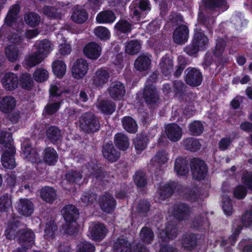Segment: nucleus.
<instances>
[{
    "label": "nucleus",
    "mask_w": 252,
    "mask_h": 252,
    "mask_svg": "<svg viewBox=\"0 0 252 252\" xmlns=\"http://www.w3.org/2000/svg\"><path fill=\"white\" fill-rule=\"evenodd\" d=\"M202 4L205 9L213 10L225 6L227 2L225 0H202Z\"/></svg>",
    "instance_id": "obj_50"
},
{
    "label": "nucleus",
    "mask_w": 252,
    "mask_h": 252,
    "mask_svg": "<svg viewBox=\"0 0 252 252\" xmlns=\"http://www.w3.org/2000/svg\"><path fill=\"white\" fill-rule=\"evenodd\" d=\"M185 73V81L188 85L196 87L201 84L203 76L200 69L189 67L186 69Z\"/></svg>",
    "instance_id": "obj_5"
},
{
    "label": "nucleus",
    "mask_w": 252,
    "mask_h": 252,
    "mask_svg": "<svg viewBox=\"0 0 252 252\" xmlns=\"http://www.w3.org/2000/svg\"><path fill=\"white\" fill-rule=\"evenodd\" d=\"M151 63V61L149 57L146 55H141L135 60L134 67L137 70L145 71L148 69Z\"/></svg>",
    "instance_id": "obj_43"
},
{
    "label": "nucleus",
    "mask_w": 252,
    "mask_h": 252,
    "mask_svg": "<svg viewBox=\"0 0 252 252\" xmlns=\"http://www.w3.org/2000/svg\"><path fill=\"white\" fill-rule=\"evenodd\" d=\"M90 231L92 239L97 242L102 241L105 237L107 234V229L105 225L99 222L94 223L90 228Z\"/></svg>",
    "instance_id": "obj_18"
},
{
    "label": "nucleus",
    "mask_w": 252,
    "mask_h": 252,
    "mask_svg": "<svg viewBox=\"0 0 252 252\" xmlns=\"http://www.w3.org/2000/svg\"><path fill=\"white\" fill-rule=\"evenodd\" d=\"M192 225L197 230L206 232L209 229L210 222L206 216L199 215L194 217L192 222Z\"/></svg>",
    "instance_id": "obj_25"
},
{
    "label": "nucleus",
    "mask_w": 252,
    "mask_h": 252,
    "mask_svg": "<svg viewBox=\"0 0 252 252\" xmlns=\"http://www.w3.org/2000/svg\"><path fill=\"white\" fill-rule=\"evenodd\" d=\"M159 66L162 74L167 76L171 74L173 69V61L168 54L163 56L159 63Z\"/></svg>",
    "instance_id": "obj_31"
},
{
    "label": "nucleus",
    "mask_w": 252,
    "mask_h": 252,
    "mask_svg": "<svg viewBox=\"0 0 252 252\" xmlns=\"http://www.w3.org/2000/svg\"><path fill=\"white\" fill-rule=\"evenodd\" d=\"M130 15L131 18L137 21L144 18L147 13L151 10L149 0L133 1L129 6Z\"/></svg>",
    "instance_id": "obj_3"
},
{
    "label": "nucleus",
    "mask_w": 252,
    "mask_h": 252,
    "mask_svg": "<svg viewBox=\"0 0 252 252\" xmlns=\"http://www.w3.org/2000/svg\"><path fill=\"white\" fill-rule=\"evenodd\" d=\"M16 104V101L13 96H5L0 101V111L5 114L10 113L15 108Z\"/></svg>",
    "instance_id": "obj_27"
},
{
    "label": "nucleus",
    "mask_w": 252,
    "mask_h": 252,
    "mask_svg": "<svg viewBox=\"0 0 252 252\" xmlns=\"http://www.w3.org/2000/svg\"><path fill=\"white\" fill-rule=\"evenodd\" d=\"M65 179L70 183L77 184L82 179L83 176L82 173L76 170H70L65 174Z\"/></svg>",
    "instance_id": "obj_60"
},
{
    "label": "nucleus",
    "mask_w": 252,
    "mask_h": 252,
    "mask_svg": "<svg viewBox=\"0 0 252 252\" xmlns=\"http://www.w3.org/2000/svg\"><path fill=\"white\" fill-rule=\"evenodd\" d=\"M143 97L147 105L156 104L159 99V95L156 87L153 84L145 85L143 92Z\"/></svg>",
    "instance_id": "obj_15"
},
{
    "label": "nucleus",
    "mask_w": 252,
    "mask_h": 252,
    "mask_svg": "<svg viewBox=\"0 0 252 252\" xmlns=\"http://www.w3.org/2000/svg\"><path fill=\"white\" fill-rule=\"evenodd\" d=\"M34 208V204L27 198L21 199L16 207L18 213L25 217L31 216L33 213Z\"/></svg>",
    "instance_id": "obj_21"
},
{
    "label": "nucleus",
    "mask_w": 252,
    "mask_h": 252,
    "mask_svg": "<svg viewBox=\"0 0 252 252\" xmlns=\"http://www.w3.org/2000/svg\"><path fill=\"white\" fill-rule=\"evenodd\" d=\"M10 147L5 149L1 157L2 164L4 168L13 169L16 166L14 155L16 149L13 145L8 143Z\"/></svg>",
    "instance_id": "obj_8"
},
{
    "label": "nucleus",
    "mask_w": 252,
    "mask_h": 252,
    "mask_svg": "<svg viewBox=\"0 0 252 252\" xmlns=\"http://www.w3.org/2000/svg\"><path fill=\"white\" fill-rule=\"evenodd\" d=\"M63 101L60 99L49 100V102L45 105L44 109V112L48 115H52L57 113L60 109Z\"/></svg>",
    "instance_id": "obj_47"
},
{
    "label": "nucleus",
    "mask_w": 252,
    "mask_h": 252,
    "mask_svg": "<svg viewBox=\"0 0 252 252\" xmlns=\"http://www.w3.org/2000/svg\"><path fill=\"white\" fill-rule=\"evenodd\" d=\"M62 212L64 220L68 225L75 222L79 216L78 209L72 204L64 206L62 209Z\"/></svg>",
    "instance_id": "obj_17"
},
{
    "label": "nucleus",
    "mask_w": 252,
    "mask_h": 252,
    "mask_svg": "<svg viewBox=\"0 0 252 252\" xmlns=\"http://www.w3.org/2000/svg\"><path fill=\"white\" fill-rule=\"evenodd\" d=\"M133 180L135 185L138 188H143L147 185L146 174L143 171H136L133 176Z\"/></svg>",
    "instance_id": "obj_58"
},
{
    "label": "nucleus",
    "mask_w": 252,
    "mask_h": 252,
    "mask_svg": "<svg viewBox=\"0 0 252 252\" xmlns=\"http://www.w3.org/2000/svg\"><path fill=\"white\" fill-rule=\"evenodd\" d=\"M241 221L242 224H237L236 226L233 224L232 226V234L228 238L231 246L235 245L243 227H249L252 224V206L242 215Z\"/></svg>",
    "instance_id": "obj_1"
},
{
    "label": "nucleus",
    "mask_w": 252,
    "mask_h": 252,
    "mask_svg": "<svg viewBox=\"0 0 252 252\" xmlns=\"http://www.w3.org/2000/svg\"><path fill=\"white\" fill-rule=\"evenodd\" d=\"M116 19L115 13L112 10H105L99 12L96 16L98 23H112Z\"/></svg>",
    "instance_id": "obj_40"
},
{
    "label": "nucleus",
    "mask_w": 252,
    "mask_h": 252,
    "mask_svg": "<svg viewBox=\"0 0 252 252\" xmlns=\"http://www.w3.org/2000/svg\"><path fill=\"white\" fill-rule=\"evenodd\" d=\"M162 232L164 234L163 239L165 240L166 239L173 240L178 235L177 228L172 224H168Z\"/></svg>",
    "instance_id": "obj_55"
},
{
    "label": "nucleus",
    "mask_w": 252,
    "mask_h": 252,
    "mask_svg": "<svg viewBox=\"0 0 252 252\" xmlns=\"http://www.w3.org/2000/svg\"><path fill=\"white\" fill-rule=\"evenodd\" d=\"M141 49V44L137 40H130L126 45V52L129 55H135L139 52Z\"/></svg>",
    "instance_id": "obj_53"
},
{
    "label": "nucleus",
    "mask_w": 252,
    "mask_h": 252,
    "mask_svg": "<svg viewBox=\"0 0 252 252\" xmlns=\"http://www.w3.org/2000/svg\"><path fill=\"white\" fill-rule=\"evenodd\" d=\"M1 82L3 88L6 91L15 90L18 86V78L16 74L11 72L5 73Z\"/></svg>",
    "instance_id": "obj_14"
},
{
    "label": "nucleus",
    "mask_w": 252,
    "mask_h": 252,
    "mask_svg": "<svg viewBox=\"0 0 252 252\" xmlns=\"http://www.w3.org/2000/svg\"><path fill=\"white\" fill-rule=\"evenodd\" d=\"M43 60V57L41 56L36 52L30 55L25 60L27 66L32 67L40 63Z\"/></svg>",
    "instance_id": "obj_61"
},
{
    "label": "nucleus",
    "mask_w": 252,
    "mask_h": 252,
    "mask_svg": "<svg viewBox=\"0 0 252 252\" xmlns=\"http://www.w3.org/2000/svg\"><path fill=\"white\" fill-rule=\"evenodd\" d=\"M98 109L103 114L111 115L116 110V105L111 101L103 99L97 105Z\"/></svg>",
    "instance_id": "obj_42"
},
{
    "label": "nucleus",
    "mask_w": 252,
    "mask_h": 252,
    "mask_svg": "<svg viewBox=\"0 0 252 252\" xmlns=\"http://www.w3.org/2000/svg\"><path fill=\"white\" fill-rule=\"evenodd\" d=\"M140 237L142 242L150 244L152 243L154 239V233L151 228L144 226L141 229Z\"/></svg>",
    "instance_id": "obj_49"
},
{
    "label": "nucleus",
    "mask_w": 252,
    "mask_h": 252,
    "mask_svg": "<svg viewBox=\"0 0 252 252\" xmlns=\"http://www.w3.org/2000/svg\"><path fill=\"white\" fill-rule=\"evenodd\" d=\"M88 18L87 12L83 8H75L71 16L72 21L78 24H83Z\"/></svg>",
    "instance_id": "obj_44"
},
{
    "label": "nucleus",
    "mask_w": 252,
    "mask_h": 252,
    "mask_svg": "<svg viewBox=\"0 0 252 252\" xmlns=\"http://www.w3.org/2000/svg\"><path fill=\"white\" fill-rule=\"evenodd\" d=\"M197 240V235L195 233L184 235L182 239V247L185 250L191 252L196 248Z\"/></svg>",
    "instance_id": "obj_23"
},
{
    "label": "nucleus",
    "mask_w": 252,
    "mask_h": 252,
    "mask_svg": "<svg viewBox=\"0 0 252 252\" xmlns=\"http://www.w3.org/2000/svg\"><path fill=\"white\" fill-rule=\"evenodd\" d=\"M79 122L81 129L87 134L97 132L100 128L98 118L92 113H85L82 114Z\"/></svg>",
    "instance_id": "obj_2"
},
{
    "label": "nucleus",
    "mask_w": 252,
    "mask_h": 252,
    "mask_svg": "<svg viewBox=\"0 0 252 252\" xmlns=\"http://www.w3.org/2000/svg\"><path fill=\"white\" fill-rule=\"evenodd\" d=\"M102 152L104 158L111 162L116 161L120 158L119 152L116 150L112 144H105Z\"/></svg>",
    "instance_id": "obj_24"
},
{
    "label": "nucleus",
    "mask_w": 252,
    "mask_h": 252,
    "mask_svg": "<svg viewBox=\"0 0 252 252\" xmlns=\"http://www.w3.org/2000/svg\"><path fill=\"white\" fill-rule=\"evenodd\" d=\"M189 37V29L187 26L181 24L177 26L173 33L174 41L180 45L185 44Z\"/></svg>",
    "instance_id": "obj_12"
},
{
    "label": "nucleus",
    "mask_w": 252,
    "mask_h": 252,
    "mask_svg": "<svg viewBox=\"0 0 252 252\" xmlns=\"http://www.w3.org/2000/svg\"><path fill=\"white\" fill-rule=\"evenodd\" d=\"M108 92L110 96L114 100H120L126 94L125 85L120 81H115L108 88Z\"/></svg>",
    "instance_id": "obj_13"
},
{
    "label": "nucleus",
    "mask_w": 252,
    "mask_h": 252,
    "mask_svg": "<svg viewBox=\"0 0 252 252\" xmlns=\"http://www.w3.org/2000/svg\"><path fill=\"white\" fill-rule=\"evenodd\" d=\"M98 203L100 209L108 214L115 210L117 205V202L112 194L107 192L100 196Z\"/></svg>",
    "instance_id": "obj_7"
},
{
    "label": "nucleus",
    "mask_w": 252,
    "mask_h": 252,
    "mask_svg": "<svg viewBox=\"0 0 252 252\" xmlns=\"http://www.w3.org/2000/svg\"><path fill=\"white\" fill-rule=\"evenodd\" d=\"M52 70L54 75L57 78H61L65 74L66 66L63 61L57 60L52 63Z\"/></svg>",
    "instance_id": "obj_46"
},
{
    "label": "nucleus",
    "mask_w": 252,
    "mask_h": 252,
    "mask_svg": "<svg viewBox=\"0 0 252 252\" xmlns=\"http://www.w3.org/2000/svg\"><path fill=\"white\" fill-rule=\"evenodd\" d=\"M95 36L102 40H107L110 38V32L105 27L98 26L94 30Z\"/></svg>",
    "instance_id": "obj_62"
},
{
    "label": "nucleus",
    "mask_w": 252,
    "mask_h": 252,
    "mask_svg": "<svg viewBox=\"0 0 252 252\" xmlns=\"http://www.w3.org/2000/svg\"><path fill=\"white\" fill-rule=\"evenodd\" d=\"M96 199L97 194L91 190L84 191L81 197L82 202L87 206L92 205Z\"/></svg>",
    "instance_id": "obj_59"
},
{
    "label": "nucleus",
    "mask_w": 252,
    "mask_h": 252,
    "mask_svg": "<svg viewBox=\"0 0 252 252\" xmlns=\"http://www.w3.org/2000/svg\"><path fill=\"white\" fill-rule=\"evenodd\" d=\"M148 142L149 138L146 135H137L133 142L136 153L140 154L143 151L147 148Z\"/></svg>",
    "instance_id": "obj_34"
},
{
    "label": "nucleus",
    "mask_w": 252,
    "mask_h": 252,
    "mask_svg": "<svg viewBox=\"0 0 252 252\" xmlns=\"http://www.w3.org/2000/svg\"><path fill=\"white\" fill-rule=\"evenodd\" d=\"M189 129L191 135L198 136L203 133L204 126L200 121H194L189 124Z\"/></svg>",
    "instance_id": "obj_54"
},
{
    "label": "nucleus",
    "mask_w": 252,
    "mask_h": 252,
    "mask_svg": "<svg viewBox=\"0 0 252 252\" xmlns=\"http://www.w3.org/2000/svg\"><path fill=\"white\" fill-rule=\"evenodd\" d=\"M46 135L47 139L54 144H57L62 138L61 130L54 126H51L47 129Z\"/></svg>",
    "instance_id": "obj_33"
},
{
    "label": "nucleus",
    "mask_w": 252,
    "mask_h": 252,
    "mask_svg": "<svg viewBox=\"0 0 252 252\" xmlns=\"http://www.w3.org/2000/svg\"><path fill=\"white\" fill-rule=\"evenodd\" d=\"M124 129L129 133H135L138 130L136 121L130 116H125L122 119Z\"/></svg>",
    "instance_id": "obj_36"
},
{
    "label": "nucleus",
    "mask_w": 252,
    "mask_h": 252,
    "mask_svg": "<svg viewBox=\"0 0 252 252\" xmlns=\"http://www.w3.org/2000/svg\"><path fill=\"white\" fill-rule=\"evenodd\" d=\"M174 170L178 176H185L189 171V162L186 158L179 157L175 160Z\"/></svg>",
    "instance_id": "obj_28"
},
{
    "label": "nucleus",
    "mask_w": 252,
    "mask_h": 252,
    "mask_svg": "<svg viewBox=\"0 0 252 252\" xmlns=\"http://www.w3.org/2000/svg\"><path fill=\"white\" fill-rule=\"evenodd\" d=\"M57 226L54 221H48L44 229V238L46 239H53L56 236Z\"/></svg>",
    "instance_id": "obj_51"
},
{
    "label": "nucleus",
    "mask_w": 252,
    "mask_h": 252,
    "mask_svg": "<svg viewBox=\"0 0 252 252\" xmlns=\"http://www.w3.org/2000/svg\"><path fill=\"white\" fill-rule=\"evenodd\" d=\"M183 145L185 149L191 152L199 151L201 147L199 140L193 137H188L184 139Z\"/></svg>",
    "instance_id": "obj_38"
},
{
    "label": "nucleus",
    "mask_w": 252,
    "mask_h": 252,
    "mask_svg": "<svg viewBox=\"0 0 252 252\" xmlns=\"http://www.w3.org/2000/svg\"><path fill=\"white\" fill-rule=\"evenodd\" d=\"M165 132L167 138L173 142L179 141L182 135V128L175 123L168 124L165 127Z\"/></svg>",
    "instance_id": "obj_19"
},
{
    "label": "nucleus",
    "mask_w": 252,
    "mask_h": 252,
    "mask_svg": "<svg viewBox=\"0 0 252 252\" xmlns=\"http://www.w3.org/2000/svg\"><path fill=\"white\" fill-rule=\"evenodd\" d=\"M91 175L97 180H102L105 177L104 169L100 163L93 164L90 169Z\"/></svg>",
    "instance_id": "obj_48"
},
{
    "label": "nucleus",
    "mask_w": 252,
    "mask_h": 252,
    "mask_svg": "<svg viewBox=\"0 0 252 252\" xmlns=\"http://www.w3.org/2000/svg\"><path fill=\"white\" fill-rule=\"evenodd\" d=\"M110 75L104 68H98L93 77V84L97 87H102L108 82Z\"/></svg>",
    "instance_id": "obj_20"
},
{
    "label": "nucleus",
    "mask_w": 252,
    "mask_h": 252,
    "mask_svg": "<svg viewBox=\"0 0 252 252\" xmlns=\"http://www.w3.org/2000/svg\"><path fill=\"white\" fill-rule=\"evenodd\" d=\"M94 246L87 241L81 242L77 244L76 252H94Z\"/></svg>",
    "instance_id": "obj_64"
},
{
    "label": "nucleus",
    "mask_w": 252,
    "mask_h": 252,
    "mask_svg": "<svg viewBox=\"0 0 252 252\" xmlns=\"http://www.w3.org/2000/svg\"><path fill=\"white\" fill-rule=\"evenodd\" d=\"M190 166L193 179L197 181H201L205 178L208 168L203 160L198 158H194L190 161Z\"/></svg>",
    "instance_id": "obj_4"
},
{
    "label": "nucleus",
    "mask_w": 252,
    "mask_h": 252,
    "mask_svg": "<svg viewBox=\"0 0 252 252\" xmlns=\"http://www.w3.org/2000/svg\"><path fill=\"white\" fill-rule=\"evenodd\" d=\"M18 78V85L20 87L26 91H30L32 89L34 86L33 78L32 75L27 72H21Z\"/></svg>",
    "instance_id": "obj_26"
},
{
    "label": "nucleus",
    "mask_w": 252,
    "mask_h": 252,
    "mask_svg": "<svg viewBox=\"0 0 252 252\" xmlns=\"http://www.w3.org/2000/svg\"><path fill=\"white\" fill-rule=\"evenodd\" d=\"M40 194L41 198L48 203H52L56 199V191L52 187L45 186L42 188Z\"/></svg>",
    "instance_id": "obj_32"
},
{
    "label": "nucleus",
    "mask_w": 252,
    "mask_h": 252,
    "mask_svg": "<svg viewBox=\"0 0 252 252\" xmlns=\"http://www.w3.org/2000/svg\"><path fill=\"white\" fill-rule=\"evenodd\" d=\"M189 206L185 203H178L174 205L172 210V215L178 221L187 219L189 215Z\"/></svg>",
    "instance_id": "obj_11"
},
{
    "label": "nucleus",
    "mask_w": 252,
    "mask_h": 252,
    "mask_svg": "<svg viewBox=\"0 0 252 252\" xmlns=\"http://www.w3.org/2000/svg\"><path fill=\"white\" fill-rule=\"evenodd\" d=\"M181 187L178 182L169 181L158 188V192L160 198L163 200L170 198L172 196L175 190L179 191Z\"/></svg>",
    "instance_id": "obj_10"
},
{
    "label": "nucleus",
    "mask_w": 252,
    "mask_h": 252,
    "mask_svg": "<svg viewBox=\"0 0 252 252\" xmlns=\"http://www.w3.org/2000/svg\"><path fill=\"white\" fill-rule=\"evenodd\" d=\"M114 29L117 34L128 35L132 30V25L126 20H120L117 22Z\"/></svg>",
    "instance_id": "obj_41"
},
{
    "label": "nucleus",
    "mask_w": 252,
    "mask_h": 252,
    "mask_svg": "<svg viewBox=\"0 0 252 252\" xmlns=\"http://www.w3.org/2000/svg\"><path fill=\"white\" fill-rule=\"evenodd\" d=\"M226 46V42L223 38L219 37L216 41V46L213 50L214 55L219 57L222 55L225 47Z\"/></svg>",
    "instance_id": "obj_57"
},
{
    "label": "nucleus",
    "mask_w": 252,
    "mask_h": 252,
    "mask_svg": "<svg viewBox=\"0 0 252 252\" xmlns=\"http://www.w3.org/2000/svg\"><path fill=\"white\" fill-rule=\"evenodd\" d=\"M150 208V202L146 199H143L140 200L138 203L136 210L137 214L140 217L144 218L148 216Z\"/></svg>",
    "instance_id": "obj_45"
},
{
    "label": "nucleus",
    "mask_w": 252,
    "mask_h": 252,
    "mask_svg": "<svg viewBox=\"0 0 252 252\" xmlns=\"http://www.w3.org/2000/svg\"><path fill=\"white\" fill-rule=\"evenodd\" d=\"M21 222L19 218H12L7 224L5 230V235L7 239L9 240H15L18 239V231L21 225Z\"/></svg>",
    "instance_id": "obj_16"
},
{
    "label": "nucleus",
    "mask_w": 252,
    "mask_h": 252,
    "mask_svg": "<svg viewBox=\"0 0 252 252\" xmlns=\"http://www.w3.org/2000/svg\"><path fill=\"white\" fill-rule=\"evenodd\" d=\"M35 235L31 229L26 228L18 231L17 242L20 245H25L31 248L34 244Z\"/></svg>",
    "instance_id": "obj_6"
},
{
    "label": "nucleus",
    "mask_w": 252,
    "mask_h": 252,
    "mask_svg": "<svg viewBox=\"0 0 252 252\" xmlns=\"http://www.w3.org/2000/svg\"><path fill=\"white\" fill-rule=\"evenodd\" d=\"M114 143L118 149L123 151L126 150L129 146L128 137L122 133H117L115 135Z\"/></svg>",
    "instance_id": "obj_37"
},
{
    "label": "nucleus",
    "mask_w": 252,
    "mask_h": 252,
    "mask_svg": "<svg viewBox=\"0 0 252 252\" xmlns=\"http://www.w3.org/2000/svg\"><path fill=\"white\" fill-rule=\"evenodd\" d=\"M101 48L97 43L91 42L87 43L83 49L84 55L89 59H97L101 54Z\"/></svg>",
    "instance_id": "obj_22"
},
{
    "label": "nucleus",
    "mask_w": 252,
    "mask_h": 252,
    "mask_svg": "<svg viewBox=\"0 0 252 252\" xmlns=\"http://www.w3.org/2000/svg\"><path fill=\"white\" fill-rule=\"evenodd\" d=\"M26 23L31 27L37 26L40 22V16L35 12H29L24 16Z\"/></svg>",
    "instance_id": "obj_52"
},
{
    "label": "nucleus",
    "mask_w": 252,
    "mask_h": 252,
    "mask_svg": "<svg viewBox=\"0 0 252 252\" xmlns=\"http://www.w3.org/2000/svg\"><path fill=\"white\" fill-rule=\"evenodd\" d=\"M201 50H204L208 43V38L204 34V32L201 29H196L194 30V35L192 39Z\"/></svg>",
    "instance_id": "obj_30"
},
{
    "label": "nucleus",
    "mask_w": 252,
    "mask_h": 252,
    "mask_svg": "<svg viewBox=\"0 0 252 252\" xmlns=\"http://www.w3.org/2000/svg\"><path fill=\"white\" fill-rule=\"evenodd\" d=\"M5 55L10 62H14L18 59L19 49L15 45H9L5 48Z\"/></svg>",
    "instance_id": "obj_56"
},
{
    "label": "nucleus",
    "mask_w": 252,
    "mask_h": 252,
    "mask_svg": "<svg viewBox=\"0 0 252 252\" xmlns=\"http://www.w3.org/2000/svg\"><path fill=\"white\" fill-rule=\"evenodd\" d=\"M198 21L199 23L206 28L210 32H212L213 25L215 20L208 15L205 14L199 10L198 15Z\"/></svg>",
    "instance_id": "obj_39"
},
{
    "label": "nucleus",
    "mask_w": 252,
    "mask_h": 252,
    "mask_svg": "<svg viewBox=\"0 0 252 252\" xmlns=\"http://www.w3.org/2000/svg\"><path fill=\"white\" fill-rule=\"evenodd\" d=\"M43 159L44 162L50 166L54 165L58 159V155L54 148L47 147L43 152Z\"/></svg>",
    "instance_id": "obj_29"
},
{
    "label": "nucleus",
    "mask_w": 252,
    "mask_h": 252,
    "mask_svg": "<svg viewBox=\"0 0 252 252\" xmlns=\"http://www.w3.org/2000/svg\"><path fill=\"white\" fill-rule=\"evenodd\" d=\"M88 63L83 59L76 60L71 68L72 76L77 79L83 78L87 74L89 67Z\"/></svg>",
    "instance_id": "obj_9"
},
{
    "label": "nucleus",
    "mask_w": 252,
    "mask_h": 252,
    "mask_svg": "<svg viewBox=\"0 0 252 252\" xmlns=\"http://www.w3.org/2000/svg\"><path fill=\"white\" fill-rule=\"evenodd\" d=\"M113 249L116 252H132L131 244L126 239L118 238L114 243Z\"/></svg>",
    "instance_id": "obj_35"
},
{
    "label": "nucleus",
    "mask_w": 252,
    "mask_h": 252,
    "mask_svg": "<svg viewBox=\"0 0 252 252\" xmlns=\"http://www.w3.org/2000/svg\"><path fill=\"white\" fill-rule=\"evenodd\" d=\"M63 93V91L56 85H52L49 89V100H58L60 99L63 101L62 95Z\"/></svg>",
    "instance_id": "obj_63"
}]
</instances>
